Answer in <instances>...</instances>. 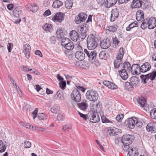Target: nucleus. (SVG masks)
<instances>
[{
	"instance_id": "2f4dec72",
	"label": "nucleus",
	"mask_w": 156,
	"mask_h": 156,
	"mask_svg": "<svg viewBox=\"0 0 156 156\" xmlns=\"http://www.w3.org/2000/svg\"><path fill=\"white\" fill-rule=\"evenodd\" d=\"M136 125L138 127H141L145 123V122L143 119L136 117Z\"/></svg>"
},
{
	"instance_id": "37998d69",
	"label": "nucleus",
	"mask_w": 156,
	"mask_h": 156,
	"mask_svg": "<svg viewBox=\"0 0 156 156\" xmlns=\"http://www.w3.org/2000/svg\"><path fill=\"white\" fill-rule=\"evenodd\" d=\"M150 115L153 119H156V108H154L151 109L150 112Z\"/></svg>"
},
{
	"instance_id": "49530a36",
	"label": "nucleus",
	"mask_w": 156,
	"mask_h": 156,
	"mask_svg": "<svg viewBox=\"0 0 156 156\" xmlns=\"http://www.w3.org/2000/svg\"><path fill=\"white\" fill-rule=\"evenodd\" d=\"M101 119L103 123H112V122L108 120L105 116L104 115L101 116Z\"/></svg>"
},
{
	"instance_id": "4be33fe9",
	"label": "nucleus",
	"mask_w": 156,
	"mask_h": 156,
	"mask_svg": "<svg viewBox=\"0 0 156 156\" xmlns=\"http://www.w3.org/2000/svg\"><path fill=\"white\" fill-rule=\"evenodd\" d=\"M136 19L137 21L142 22L144 19V14L142 10L137 11L136 14Z\"/></svg>"
},
{
	"instance_id": "f3484780",
	"label": "nucleus",
	"mask_w": 156,
	"mask_h": 156,
	"mask_svg": "<svg viewBox=\"0 0 156 156\" xmlns=\"http://www.w3.org/2000/svg\"><path fill=\"white\" fill-rule=\"evenodd\" d=\"M117 27V26L116 24L113 26L107 27L105 30L106 33L108 34L110 33H112L116 30Z\"/></svg>"
},
{
	"instance_id": "0e129e2a",
	"label": "nucleus",
	"mask_w": 156,
	"mask_h": 156,
	"mask_svg": "<svg viewBox=\"0 0 156 156\" xmlns=\"http://www.w3.org/2000/svg\"><path fill=\"white\" fill-rule=\"evenodd\" d=\"M62 96L61 94H60L59 91H58L55 95V97L56 99H59L61 98Z\"/></svg>"
},
{
	"instance_id": "1a4fd4ad",
	"label": "nucleus",
	"mask_w": 156,
	"mask_h": 156,
	"mask_svg": "<svg viewBox=\"0 0 156 156\" xmlns=\"http://www.w3.org/2000/svg\"><path fill=\"white\" fill-rule=\"evenodd\" d=\"M31 47L28 44H26L23 46V51L27 58L28 59L30 57Z\"/></svg>"
},
{
	"instance_id": "ddd939ff",
	"label": "nucleus",
	"mask_w": 156,
	"mask_h": 156,
	"mask_svg": "<svg viewBox=\"0 0 156 156\" xmlns=\"http://www.w3.org/2000/svg\"><path fill=\"white\" fill-rule=\"evenodd\" d=\"M130 71L133 74H139L141 73L140 67L138 64H134L131 67Z\"/></svg>"
},
{
	"instance_id": "dca6fc26",
	"label": "nucleus",
	"mask_w": 156,
	"mask_h": 156,
	"mask_svg": "<svg viewBox=\"0 0 156 156\" xmlns=\"http://www.w3.org/2000/svg\"><path fill=\"white\" fill-rule=\"evenodd\" d=\"M151 67V65L148 62H146L141 66V72L145 73L150 70Z\"/></svg>"
},
{
	"instance_id": "f704fd0d",
	"label": "nucleus",
	"mask_w": 156,
	"mask_h": 156,
	"mask_svg": "<svg viewBox=\"0 0 156 156\" xmlns=\"http://www.w3.org/2000/svg\"><path fill=\"white\" fill-rule=\"evenodd\" d=\"M62 4L63 3L61 1L56 0L53 2L52 6L55 8H58L61 6Z\"/></svg>"
},
{
	"instance_id": "69168bd1",
	"label": "nucleus",
	"mask_w": 156,
	"mask_h": 156,
	"mask_svg": "<svg viewBox=\"0 0 156 156\" xmlns=\"http://www.w3.org/2000/svg\"><path fill=\"white\" fill-rule=\"evenodd\" d=\"M125 86L127 88H133V87L131 84L129 82H126L125 83Z\"/></svg>"
},
{
	"instance_id": "9d476101",
	"label": "nucleus",
	"mask_w": 156,
	"mask_h": 156,
	"mask_svg": "<svg viewBox=\"0 0 156 156\" xmlns=\"http://www.w3.org/2000/svg\"><path fill=\"white\" fill-rule=\"evenodd\" d=\"M22 12V8L20 6H15L12 11V15L14 16L19 18L20 17Z\"/></svg>"
},
{
	"instance_id": "ea45409f",
	"label": "nucleus",
	"mask_w": 156,
	"mask_h": 156,
	"mask_svg": "<svg viewBox=\"0 0 156 156\" xmlns=\"http://www.w3.org/2000/svg\"><path fill=\"white\" fill-rule=\"evenodd\" d=\"M126 150L128 151V153L129 156H138V154H135V155H133L132 153L134 152L135 151L133 150V147H132L128 146L127 149Z\"/></svg>"
},
{
	"instance_id": "7c9ffc66",
	"label": "nucleus",
	"mask_w": 156,
	"mask_h": 156,
	"mask_svg": "<svg viewBox=\"0 0 156 156\" xmlns=\"http://www.w3.org/2000/svg\"><path fill=\"white\" fill-rule=\"evenodd\" d=\"M122 69H124L127 71L128 72H130L131 71V67L129 63L128 62H124L122 65Z\"/></svg>"
},
{
	"instance_id": "f8f14e48",
	"label": "nucleus",
	"mask_w": 156,
	"mask_h": 156,
	"mask_svg": "<svg viewBox=\"0 0 156 156\" xmlns=\"http://www.w3.org/2000/svg\"><path fill=\"white\" fill-rule=\"evenodd\" d=\"M146 129L148 132H156V123L151 122L149 123L146 126Z\"/></svg>"
},
{
	"instance_id": "603ef678",
	"label": "nucleus",
	"mask_w": 156,
	"mask_h": 156,
	"mask_svg": "<svg viewBox=\"0 0 156 156\" xmlns=\"http://www.w3.org/2000/svg\"><path fill=\"white\" fill-rule=\"evenodd\" d=\"M24 147L26 148H29L31 145V143L27 140L24 141Z\"/></svg>"
},
{
	"instance_id": "3c124183",
	"label": "nucleus",
	"mask_w": 156,
	"mask_h": 156,
	"mask_svg": "<svg viewBox=\"0 0 156 156\" xmlns=\"http://www.w3.org/2000/svg\"><path fill=\"white\" fill-rule=\"evenodd\" d=\"M32 8L31 9V11L33 12H37L38 9V7L37 4L32 3Z\"/></svg>"
},
{
	"instance_id": "58836bf2",
	"label": "nucleus",
	"mask_w": 156,
	"mask_h": 156,
	"mask_svg": "<svg viewBox=\"0 0 156 156\" xmlns=\"http://www.w3.org/2000/svg\"><path fill=\"white\" fill-rule=\"evenodd\" d=\"M99 57L101 59H106L107 58V52L105 51H101L99 54Z\"/></svg>"
},
{
	"instance_id": "2eb2a0df",
	"label": "nucleus",
	"mask_w": 156,
	"mask_h": 156,
	"mask_svg": "<svg viewBox=\"0 0 156 156\" xmlns=\"http://www.w3.org/2000/svg\"><path fill=\"white\" fill-rule=\"evenodd\" d=\"M110 41L108 39L104 40L100 43V46L103 49H106L111 45Z\"/></svg>"
},
{
	"instance_id": "e2e57ef3",
	"label": "nucleus",
	"mask_w": 156,
	"mask_h": 156,
	"mask_svg": "<svg viewBox=\"0 0 156 156\" xmlns=\"http://www.w3.org/2000/svg\"><path fill=\"white\" fill-rule=\"evenodd\" d=\"M50 2L49 0H44L43 2V5L44 7H47L50 4Z\"/></svg>"
},
{
	"instance_id": "72a5a7b5",
	"label": "nucleus",
	"mask_w": 156,
	"mask_h": 156,
	"mask_svg": "<svg viewBox=\"0 0 156 156\" xmlns=\"http://www.w3.org/2000/svg\"><path fill=\"white\" fill-rule=\"evenodd\" d=\"M149 20V19H147L144 20L141 25L140 27L143 29H145L148 27Z\"/></svg>"
},
{
	"instance_id": "774afa93",
	"label": "nucleus",
	"mask_w": 156,
	"mask_h": 156,
	"mask_svg": "<svg viewBox=\"0 0 156 156\" xmlns=\"http://www.w3.org/2000/svg\"><path fill=\"white\" fill-rule=\"evenodd\" d=\"M130 25L131 26L132 28L134 27L138 26L137 22L136 21H134L133 22V23H130Z\"/></svg>"
},
{
	"instance_id": "0eeeda50",
	"label": "nucleus",
	"mask_w": 156,
	"mask_h": 156,
	"mask_svg": "<svg viewBox=\"0 0 156 156\" xmlns=\"http://www.w3.org/2000/svg\"><path fill=\"white\" fill-rule=\"evenodd\" d=\"M87 16L83 13H79L78 16L76 17L75 21L77 24L83 22L86 19Z\"/></svg>"
},
{
	"instance_id": "bb28decb",
	"label": "nucleus",
	"mask_w": 156,
	"mask_h": 156,
	"mask_svg": "<svg viewBox=\"0 0 156 156\" xmlns=\"http://www.w3.org/2000/svg\"><path fill=\"white\" fill-rule=\"evenodd\" d=\"M78 107L82 110L85 111L87 109L88 105L86 101L77 104Z\"/></svg>"
},
{
	"instance_id": "412c9836",
	"label": "nucleus",
	"mask_w": 156,
	"mask_h": 156,
	"mask_svg": "<svg viewBox=\"0 0 156 156\" xmlns=\"http://www.w3.org/2000/svg\"><path fill=\"white\" fill-rule=\"evenodd\" d=\"M76 52L75 53V58L80 61H82L84 59L85 57L84 53L83 52Z\"/></svg>"
},
{
	"instance_id": "864d4df0",
	"label": "nucleus",
	"mask_w": 156,
	"mask_h": 156,
	"mask_svg": "<svg viewBox=\"0 0 156 156\" xmlns=\"http://www.w3.org/2000/svg\"><path fill=\"white\" fill-rule=\"evenodd\" d=\"M75 49L76 50V52H80V51H81V52H83V49L82 48V47L80 46V45L79 44L76 45L75 47Z\"/></svg>"
},
{
	"instance_id": "6ab92c4d",
	"label": "nucleus",
	"mask_w": 156,
	"mask_h": 156,
	"mask_svg": "<svg viewBox=\"0 0 156 156\" xmlns=\"http://www.w3.org/2000/svg\"><path fill=\"white\" fill-rule=\"evenodd\" d=\"M148 28L151 29L154 28L156 26V19L155 18L152 17L149 18Z\"/></svg>"
},
{
	"instance_id": "c756f323",
	"label": "nucleus",
	"mask_w": 156,
	"mask_h": 156,
	"mask_svg": "<svg viewBox=\"0 0 156 156\" xmlns=\"http://www.w3.org/2000/svg\"><path fill=\"white\" fill-rule=\"evenodd\" d=\"M104 85L108 88H117V86L113 82L108 81H105L103 82Z\"/></svg>"
},
{
	"instance_id": "b1692460",
	"label": "nucleus",
	"mask_w": 156,
	"mask_h": 156,
	"mask_svg": "<svg viewBox=\"0 0 156 156\" xmlns=\"http://www.w3.org/2000/svg\"><path fill=\"white\" fill-rule=\"evenodd\" d=\"M136 101L138 104L142 108L145 107L146 105V99L143 98L138 97Z\"/></svg>"
},
{
	"instance_id": "338daca9",
	"label": "nucleus",
	"mask_w": 156,
	"mask_h": 156,
	"mask_svg": "<svg viewBox=\"0 0 156 156\" xmlns=\"http://www.w3.org/2000/svg\"><path fill=\"white\" fill-rule=\"evenodd\" d=\"M32 6V4H28L27 5L26 7L27 10L29 11H31Z\"/></svg>"
},
{
	"instance_id": "39448f33",
	"label": "nucleus",
	"mask_w": 156,
	"mask_h": 156,
	"mask_svg": "<svg viewBox=\"0 0 156 156\" xmlns=\"http://www.w3.org/2000/svg\"><path fill=\"white\" fill-rule=\"evenodd\" d=\"M71 99L76 102H78L80 101L81 99V94L78 90L76 88L74 89L71 94Z\"/></svg>"
},
{
	"instance_id": "423d86ee",
	"label": "nucleus",
	"mask_w": 156,
	"mask_h": 156,
	"mask_svg": "<svg viewBox=\"0 0 156 156\" xmlns=\"http://www.w3.org/2000/svg\"><path fill=\"white\" fill-rule=\"evenodd\" d=\"M97 53L95 51H93L90 52V55L88 56L89 60L94 64L96 66L100 65L99 61L96 59Z\"/></svg>"
},
{
	"instance_id": "052dcab7",
	"label": "nucleus",
	"mask_w": 156,
	"mask_h": 156,
	"mask_svg": "<svg viewBox=\"0 0 156 156\" xmlns=\"http://www.w3.org/2000/svg\"><path fill=\"white\" fill-rule=\"evenodd\" d=\"M56 38L55 37L52 36L50 38V42L52 44H55L56 42Z\"/></svg>"
},
{
	"instance_id": "e433bc0d",
	"label": "nucleus",
	"mask_w": 156,
	"mask_h": 156,
	"mask_svg": "<svg viewBox=\"0 0 156 156\" xmlns=\"http://www.w3.org/2000/svg\"><path fill=\"white\" fill-rule=\"evenodd\" d=\"M59 110L60 107L57 105H54L51 108V112L56 114L59 112Z\"/></svg>"
},
{
	"instance_id": "7ed1b4c3",
	"label": "nucleus",
	"mask_w": 156,
	"mask_h": 156,
	"mask_svg": "<svg viewBox=\"0 0 156 156\" xmlns=\"http://www.w3.org/2000/svg\"><path fill=\"white\" fill-rule=\"evenodd\" d=\"M98 94L93 89L88 90L86 93L87 98L91 101H96L98 98Z\"/></svg>"
},
{
	"instance_id": "4d7b16f0",
	"label": "nucleus",
	"mask_w": 156,
	"mask_h": 156,
	"mask_svg": "<svg viewBox=\"0 0 156 156\" xmlns=\"http://www.w3.org/2000/svg\"><path fill=\"white\" fill-rule=\"evenodd\" d=\"M38 111V109L37 108H35V110L32 112L34 119L35 118L37 117V115Z\"/></svg>"
},
{
	"instance_id": "680f3d73",
	"label": "nucleus",
	"mask_w": 156,
	"mask_h": 156,
	"mask_svg": "<svg viewBox=\"0 0 156 156\" xmlns=\"http://www.w3.org/2000/svg\"><path fill=\"white\" fill-rule=\"evenodd\" d=\"M78 113L80 117H82L84 120H87V115L83 114L79 112H78Z\"/></svg>"
},
{
	"instance_id": "c9c22d12",
	"label": "nucleus",
	"mask_w": 156,
	"mask_h": 156,
	"mask_svg": "<svg viewBox=\"0 0 156 156\" xmlns=\"http://www.w3.org/2000/svg\"><path fill=\"white\" fill-rule=\"evenodd\" d=\"M64 34L63 30L61 28L58 29L56 33V35L58 38L62 39L64 37Z\"/></svg>"
},
{
	"instance_id": "79ce46f5",
	"label": "nucleus",
	"mask_w": 156,
	"mask_h": 156,
	"mask_svg": "<svg viewBox=\"0 0 156 156\" xmlns=\"http://www.w3.org/2000/svg\"><path fill=\"white\" fill-rule=\"evenodd\" d=\"M64 47L66 49L68 50H71L73 49L74 46L73 44V43L71 41Z\"/></svg>"
},
{
	"instance_id": "aec40b11",
	"label": "nucleus",
	"mask_w": 156,
	"mask_h": 156,
	"mask_svg": "<svg viewBox=\"0 0 156 156\" xmlns=\"http://www.w3.org/2000/svg\"><path fill=\"white\" fill-rule=\"evenodd\" d=\"M71 39L73 41H76L79 38L78 33L75 30H72L70 34Z\"/></svg>"
},
{
	"instance_id": "a211bd4d",
	"label": "nucleus",
	"mask_w": 156,
	"mask_h": 156,
	"mask_svg": "<svg viewBox=\"0 0 156 156\" xmlns=\"http://www.w3.org/2000/svg\"><path fill=\"white\" fill-rule=\"evenodd\" d=\"M119 133H120V130L115 128H110L107 132L108 134L110 136L117 135Z\"/></svg>"
},
{
	"instance_id": "5701e85b",
	"label": "nucleus",
	"mask_w": 156,
	"mask_h": 156,
	"mask_svg": "<svg viewBox=\"0 0 156 156\" xmlns=\"http://www.w3.org/2000/svg\"><path fill=\"white\" fill-rule=\"evenodd\" d=\"M142 1L140 0H133L131 6L133 8L140 7L142 5Z\"/></svg>"
},
{
	"instance_id": "6e6552de",
	"label": "nucleus",
	"mask_w": 156,
	"mask_h": 156,
	"mask_svg": "<svg viewBox=\"0 0 156 156\" xmlns=\"http://www.w3.org/2000/svg\"><path fill=\"white\" fill-rule=\"evenodd\" d=\"M64 19V15L62 13H57L52 18V20L55 22H61Z\"/></svg>"
},
{
	"instance_id": "4468645a",
	"label": "nucleus",
	"mask_w": 156,
	"mask_h": 156,
	"mask_svg": "<svg viewBox=\"0 0 156 156\" xmlns=\"http://www.w3.org/2000/svg\"><path fill=\"white\" fill-rule=\"evenodd\" d=\"M119 12L116 8L113 9L111 11L110 20L112 22L114 21L119 16Z\"/></svg>"
},
{
	"instance_id": "20e7f679",
	"label": "nucleus",
	"mask_w": 156,
	"mask_h": 156,
	"mask_svg": "<svg viewBox=\"0 0 156 156\" xmlns=\"http://www.w3.org/2000/svg\"><path fill=\"white\" fill-rule=\"evenodd\" d=\"M134 140V137L130 135H124L122 137L121 141L124 147H126L132 143Z\"/></svg>"
},
{
	"instance_id": "13d9d810",
	"label": "nucleus",
	"mask_w": 156,
	"mask_h": 156,
	"mask_svg": "<svg viewBox=\"0 0 156 156\" xmlns=\"http://www.w3.org/2000/svg\"><path fill=\"white\" fill-rule=\"evenodd\" d=\"M23 126L27 128L34 129V127L35 126H34L30 123H27L24 124V125Z\"/></svg>"
},
{
	"instance_id": "f03ea898",
	"label": "nucleus",
	"mask_w": 156,
	"mask_h": 156,
	"mask_svg": "<svg viewBox=\"0 0 156 156\" xmlns=\"http://www.w3.org/2000/svg\"><path fill=\"white\" fill-rule=\"evenodd\" d=\"M123 48H121L118 53V55L116 59L114 61V65L115 69H121V66H122V58L124 55Z\"/></svg>"
},
{
	"instance_id": "cd10ccee",
	"label": "nucleus",
	"mask_w": 156,
	"mask_h": 156,
	"mask_svg": "<svg viewBox=\"0 0 156 156\" xmlns=\"http://www.w3.org/2000/svg\"><path fill=\"white\" fill-rule=\"evenodd\" d=\"M142 76H145L146 78H148L151 80H154L156 77V71H153L152 72L145 75H142Z\"/></svg>"
},
{
	"instance_id": "473e14b6",
	"label": "nucleus",
	"mask_w": 156,
	"mask_h": 156,
	"mask_svg": "<svg viewBox=\"0 0 156 156\" xmlns=\"http://www.w3.org/2000/svg\"><path fill=\"white\" fill-rule=\"evenodd\" d=\"M78 31L80 33H86L88 31L87 27L86 25H82L81 26L78 27Z\"/></svg>"
},
{
	"instance_id": "393cba45",
	"label": "nucleus",
	"mask_w": 156,
	"mask_h": 156,
	"mask_svg": "<svg viewBox=\"0 0 156 156\" xmlns=\"http://www.w3.org/2000/svg\"><path fill=\"white\" fill-rule=\"evenodd\" d=\"M120 69L121 70H119L118 72L121 77L124 80L127 79L128 77L127 71L124 69Z\"/></svg>"
},
{
	"instance_id": "a878e982",
	"label": "nucleus",
	"mask_w": 156,
	"mask_h": 156,
	"mask_svg": "<svg viewBox=\"0 0 156 156\" xmlns=\"http://www.w3.org/2000/svg\"><path fill=\"white\" fill-rule=\"evenodd\" d=\"M96 114L94 113H92L91 114V116H90V122L93 123L98 122L100 120V118L98 115L96 116Z\"/></svg>"
},
{
	"instance_id": "9b49d317",
	"label": "nucleus",
	"mask_w": 156,
	"mask_h": 156,
	"mask_svg": "<svg viewBox=\"0 0 156 156\" xmlns=\"http://www.w3.org/2000/svg\"><path fill=\"white\" fill-rule=\"evenodd\" d=\"M136 117L129 118L127 121L128 126L127 127L129 129H134L136 125Z\"/></svg>"
},
{
	"instance_id": "a18cd8bd",
	"label": "nucleus",
	"mask_w": 156,
	"mask_h": 156,
	"mask_svg": "<svg viewBox=\"0 0 156 156\" xmlns=\"http://www.w3.org/2000/svg\"><path fill=\"white\" fill-rule=\"evenodd\" d=\"M6 149V147L3 144L2 141L0 140V153L4 152Z\"/></svg>"
},
{
	"instance_id": "c85d7f7f",
	"label": "nucleus",
	"mask_w": 156,
	"mask_h": 156,
	"mask_svg": "<svg viewBox=\"0 0 156 156\" xmlns=\"http://www.w3.org/2000/svg\"><path fill=\"white\" fill-rule=\"evenodd\" d=\"M117 0H107L105 5L106 7L110 8L115 5Z\"/></svg>"
},
{
	"instance_id": "5fc2aeb1",
	"label": "nucleus",
	"mask_w": 156,
	"mask_h": 156,
	"mask_svg": "<svg viewBox=\"0 0 156 156\" xmlns=\"http://www.w3.org/2000/svg\"><path fill=\"white\" fill-rule=\"evenodd\" d=\"M59 85L60 88H65L66 86V81L63 80L60 82L59 83Z\"/></svg>"
},
{
	"instance_id": "de8ad7c7",
	"label": "nucleus",
	"mask_w": 156,
	"mask_h": 156,
	"mask_svg": "<svg viewBox=\"0 0 156 156\" xmlns=\"http://www.w3.org/2000/svg\"><path fill=\"white\" fill-rule=\"evenodd\" d=\"M72 128L71 126L69 124L63 126L62 129L65 131H68Z\"/></svg>"
},
{
	"instance_id": "6e6d98bb",
	"label": "nucleus",
	"mask_w": 156,
	"mask_h": 156,
	"mask_svg": "<svg viewBox=\"0 0 156 156\" xmlns=\"http://www.w3.org/2000/svg\"><path fill=\"white\" fill-rule=\"evenodd\" d=\"M7 47L9 52H11L13 47L12 44L11 43H8Z\"/></svg>"
},
{
	"instance_id": "f257e3e1",
	"label": "nucleus",
	"mask_w": 156,
	"mask_h": 156,
	"mask_svg": "<svg viewBox=\"0 0 156 156\" xmlns=\"http://www.w3.org/2000/svg\"><path fill=\"white\" fill-rule=\"evenodd\" d=\"M98 41L94 35H89L87 39V46L88 49L92 50L96 48L98 45Z\"/></svg>"
},
{
	"instance_id": "bf43d9fd",
	"label": "nucleus",
	"mask_w": 156,
	"mask_h": 156,
	"mask_svg": "<svg viewBox=\"0 0 156 156\" xmlns=\"http://www.w3.org/2000/svg\"><path fill=\"white\" fill-rule=\"evenodd\" d=\"M64 118V115L61 114H58L57 117V119L58 120L62 121Z\"/></svg>"
},
{
	"instance_id": "c03bdc74",
	"label": "nucleus",
	"mask_w": 156,
	"mask_h": 156,
	"mask_svg": "<svg viewBox=\"0 0 156 156\" xmlns=\"http://www.w3.org/2000/svg\"><path fill=\"white\" fill-rule=\"evenodd\" d=\"M65 7L67 9H71L73 6V2L71 1H66L65 3Z\"/></svg>"
},
{
	"instance_id": "a19ab883",
	"label": "nucleus",
	"mask_w": 156,
	"mask_h": 156,
	"mask_svg": "<svg viewBox=\"0 0 156 156\" xmlns=\"http://www.w3.org/2000/svg\"><path fill=\"white\" fill-rule=\"evenodd\" d=\"M42 27L44 30L47 31H50L52 29V25L47 23H46Z\"/></svg>"
},
{
	"instance_id": "09e8293b",
	"label": "nucleus",
	"mask_w": 156,
	"mask_h": 156,
	"mask_svg": "<svg viewBox=\"0 0 156 156\" xmlns=\"http://www.w3.org/2000/svg\"><path fill=\"white\" fill-rule=\"evenodd\" d=\"M38 119L40 120H46V119L45 118V115L44 113H39L38 114Z\"/></svg>"
},
{
	"instance_id": "8fccbe9b",
	"label": "nucleus",
	"mask_w": 156,
	"mask_h": 156,
	"mask_svg": "<svg viewBox=\"0 0 156 156\" xmlns=\"http://www.w3.org/2000/svg\"><path fill=\"white\" fill-rule=\"evenodd\" d=\"M123 115L122 114H119L117 115L116 117L117 121L119 122H121L123 118Z\"/></svg>"
},
{
	"instance_id": "4c0bfd02",
	"label": "nucleus",
	"mask_w": 156,
	"mask_h": 156,
	"mask_svg": "<svg viewBox=\"0 0 156 156\" xmlns=\"http://www.w3.org/2000/svg\"><path fill=\"white\" fill-rule=\"evenodd\" d=\"M71 41L68 38L63 37L61 40V44L62 46L64 47Z\"/></svg>"
}]
</instances>
